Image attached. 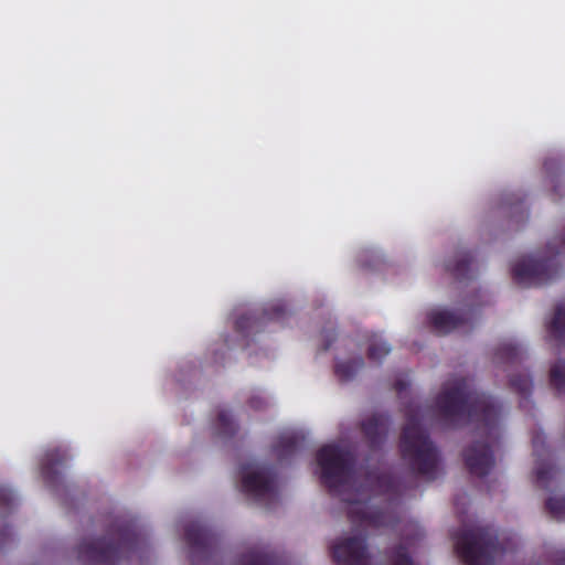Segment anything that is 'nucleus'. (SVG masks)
<instances>
[{"label":"nucleus","mask_w":565,"mask_h":565,"mask_svg":"<svg viewBox=\"0 0 565 565\" xmlns=\"http://www.w3.org/2000/svg\"><path fill=\"white\" fill-rule=\"evenodd\" d=\"M441 417L451 426L470 422L478 424L482 440L475 441L465 449L463 460L469 472L486 477L494 466L492 448L501 438L499 402L471 386L467 377H456L444 385L436 398Z\"/></svg>","instance_id":"nucleus-1"},{"label":"nucleus","mask_w":565,"mask_h":565,"mask_svg":"<svg viewBox=\"0 0 565 565\" xmlns=\"http://www.w3.org/2000/svg\"><path fill=\"white\" fill-rule=\"evenodd\" d=\"M317 463L321 468V483L333 495L349 503L348 518L353 525L382 527L392 523L390 513L382 509H372L366 501H362L361 492L347 493L354 473V458L352 454L338 445H326L317 451Z\"/></svg>","instance_id":"nucleus-2"},{"label":"nucleus","mask_w":565,"mask_h":565,"mask_svg":"<svg viewBox=\"0 0 565 565\" xmlns=\"http://www.w3.org/2000/svg\"><path fill=\"white\" fill-rule=\"evenodd\" d=\"M145 539L130 523L118 524L99 539L83 541L77 547L78 559L86 565H118L142 550Z\"/></svg>","instance_id":"nucleus-3"},{"label":"nucleus","mask_w":565,"mask_h":565,"mask_svg":"<svg viewBox=\"0 0 565 565\" xmlns=\"http://www.w3.org/2000/svg\"><path fill=\"white\" fill-rule=\"evenodd\" d=\"M405 417L406 424L399 439L402 458L412 471L433 480L436 478L439 451L427 430L420 425V407L413 404L407 405Z\"/></svg>","instance_id":"nucleus-4"},{"label":"nucleus","mask_w":565,"mask_h":565,"mask_svg":"<svg viewBox=\"0 0 565 565\" xmlns=\"http://www.w3.org/2000/svg\"><path fill=\"white\" fill-rule=\"evenodd\" d=\"M547 256L535 259L523 258L512 267L513 280L523 287H537L551 282L562 274L558 256L565 250V228L559 236V245L550 242L546 246Z\"/></svg>","instance_id":"nucleus-5"},{"label":"nucleus","mask_w":565,"mask_h":565,"mask_svg":"<svg viewBox=\"0 0 565 565\" xmlns=\"http://www.w3.org/2000/svg\"><path fill=\"white\" fill-rule=\"evenodd\" d=\"M455 548L466 565H492L501 551L498 536L490 526H477L458 533Z\"/></svg>","instance_id":"nucleus-6"},{"label":"nucleus","mask_w":565,"mask_h":565,"mask_svg":"<svg viewBox=\"0 0 565 565\" xmlns=\"http://www.w3.org/2000/svg\"><path fill=\"white\" fill-rule=\"evenodd\" d=\"M242 490L257 504L270 509L278 501L274 469L265 467L244 475L242 478Z\"/></svg>","instance_id":"nucleus-7"},{"label":"nucleus","mask_w":565,"mask_h":565,"mask_svg":"<svg viewBox=\"0 0 565 565\" xmlns=\"http://www.w3.org/2000/svg\"><path fill=\"white\" fill-rule=\"evenodd\" d=\"M286 315L285 305H271L263 310H255L239 316L235 321V330L242 337L247 338L263 331L268 322L285 319Z\"/></svg>","instance_id":"nucleus-8"},{"label":"nucleus","mask_w":565,"mask_h":565,"mask_svg":"<svg viewBox=\"0 0 565 565\" xmlns=\"http://www.w3.org/2000/svg\"><path fill=\"white\" fill-rule=\"evenodd\" d=\"M331 556L337 565H369L366 536L347 537L331 546Z\"/></svg>","instance_id":"nucleus-9"},{"label":"nucleus","mask_w":565,"mask_h":565,"mask_svg":"<svg viewBox=\"0 0 565 565\" xmlns=\"http://www.w3.org/2000/svg\"><path fill=\"white\" fill-rule=\"evenodd\" d=\"M475 312V308H468L459 313L449 310H433L427 315V320L438 334H447L470 323Z\"/></svg>","instance_id":"nucleus-10"},{"label":"nucleus","mask_w":565,"mask_h":565,"mask_svg":"<svg viewBox=\"0 0 565 565\" xmlns=\"http://www.w3.org/2000/svg\"><path fill=\"white\" fill-rule=\"evenodd\" d=\"M392 422L384 413H376L361 423L362 434L371 450L380 449L386 440Z\"/></svg>","instance_id":"nucleus-11"},{"label":"nucleus","mask_w":565,"mask_h":565,"mask_svg":"<svg viewBox=\"0 0 565 565\" xmlns=\"http://www.w3.org/2000/svg\"><path fill=\"white\" fill-rule=\"evenodd\" d=\"M473 255L470 250H458L454 259H448L446 270L450 273L457 280H466L470 278L471 264Z\"/></svg>","instance_id":"nucleus-12"},{"label":"nucleus","mask_w":565,"mask_h":565,"mask_svg":"<svg viewBox=\"0 0 565 565\" xmlns=\"http://www.w3.org/2000/svg\"><path fill=\"white\" fill-rule=\"evenodd\" d=\"M64 461L65 458L58 450H51L46 452L41 463V473L44 481L50 487H55L58 483L61 476L56 467L62 466Z\"/></svg>","instance_id":"nucleus-13"},{"label":"nucleus","mask_w":565,"mask_h":565,"mask_svg":"<svg viewBox=\"0 0 565 565\" xmlns=\"http://www.w3.org/2000/svg\"><path fill=\"white\" fill-rule=\"evenodd\" d=\"M305 441L303 436L296 433L280 435L274 445V451L279 460L291 457Z\"/></svg>","instance_id":"nucleus-14"},{"label":"nucleus","mask_w":565,"mask_h":565,"mask_svg":"<svg viewBox=\"0 0 565 565\" xmlns=\"http://www.w3.org/2000/svg\"><path fill=\"white\" fill-rule=\"evenodd\" d=\"M494 355L498 362L514 364L524 359L525 352L518 343L503 342L497 348Z\"/></svg>","instance_id":"nucleus-15"},{"label":"nucleus","mask_w":565,"mask_h":565,"mask_svg":"<svg viewBox=\"0 0 565 565\" xmlns=\"http://www.w3.org/2000/svg\"><path fill=\"white\" fill-rule=\"evenodd\" d=\"M547 329L551 337L558 342L565 343V299L556 305L554 316Z\"/></svg>","instance_id":"nucleus-16"},{"label":"nucleus","mask_w":565,"mask_h":565,"mask_svg":"<svg viewBox=\"0 0 565 565\" xmlns=\"http://www.w3.org/2000/svg\"><path fill=\"white\" fill-rule=\"evenodd\" d=\"M364 366L362 356L353 358L349 361L338 362L334 366V373L342 382L351 381Z\"/></svg>","instance_id":"nucleus-17"},{"label":"nucleus","mask_w":565,"mask_h":565,"mask_svg":"<svg viewBox=\"0 0 565 565\" xmlns=\"http://www.w3.org/2000/svg\"><path fill=\"white\" fill-rule=\"evenodd\" d=\"M386 565H416L405 544L388 548L385 553Z\"/></svg>","instance_id":"nucleus-18"},{"label":"nucleus","mask_w":565,"mask_h":565,"mask_svg":"<svg viewBox=\"0 0 565 565\" xmlns=\"http://www.w3.org/2000/svg\"><path fill=\"white\" fill-rule=\"evenodd\" d=\"M216 434L221 437H232L237 430L236 423L232 419L231 414L222 409L218 412L215 423Z\"/></svg>","instance_id":"nucleus-19"},{"label":"nucleus","mask_w":565,"mask_h":565,"mask_svg":"<svg viewBox=\"0 0 565 565\" xmlns=\"http://www.w3.org/2000/svg\"><path fill=\"white\" fill-rule=\"evenodd\" d=\"M551 386L558 393L565 394V362L558 360L550 370Z\"/></svg>","instance_id":"nucleus-20"},{"label":"nucleus","mask_w":565,"mask_h":565,"mask_svg":"<svg viewBox=\"0 0 565 565\" xmlns=\"http://www.w3.org/2000/svg\"><path fill=\"white\" fill-rule=\"evenodd\" d=\"M390 352L391 347L386 341L373 338L370 341L366 354L370 361L380 363Z\"/></svg>","instance_id":"nucleus-21"},{"label":"nucleus","mask_w":565,"mask_h":565,"mask_svg":"<svg viewBox=\"0 0 565 565\" xmlns=\"http://www.w3.org/2000/svg\"><path fill=\"white\" fill-rule=\"evenodd\" d=\"M510 386L522 397L527 398L532 393L533 381L529 374H513Z\"/></svg>","instance_id":"nucleus-22"},{"label":"nucleus","mask_w":565,"mask_h":565,"mask_svg":"<svg viewBox=\"0 0 565 565\" xmlns=\"http://www.w3.org/2000/svg\"><path fill=\"white\" fill-rule=\"evenodd\" d=\"M545 509L553 519L565 521V498H548L545 502Z\"/></svg>","instance_id":"nucleus-23"},{"label":"nucleus","mask_w":565,"mask_h":565,"mask_svg":"<svg viewBox=\"0 0 565 565\" xmlns=\"http://www.w3.org/2000/svg\"><path fill=\"white\" fill-rule=\"evenodd\" d=\"M555 468L550 463H542L535 469L536 483L542 488H547V482L553 478Z\"/></svg>","instance_id":"nucleus-24"},{"label":"nucleus","mask_w":565,"mask_h":565,"mask_svg":"<svg viewBox=\"0 0 565 565\" xmlns=\"http://www.w3.org/2000/svg\"><path fill=\"white\" fill-rule=\"evenodd\" d=\"M15 504L14 493L4 487H0V508L11 510Z\"/></svg>","instance_id":"nucleus-25"},{"label":"nucleus","mask_w":565,"mask_h":565,"mask_svg":"<svg viewBox=\"0 0 565 565\" xmlns=\"http://www.w3.org/2000/svg\"><path fill=\"white\" fill-rule=\"evenodd\" d=\"M248 405L255 411H262L267 406V401L260 395H253L248 399Z\"/></svg>","instance_id":"nucleus-26"},{"label":"nucleus","mask_w":565,"mask_h":565,"mask_svg":"<svg viewBox=\"0 0 565 565\" xmlns=\"http://www.w3.org/2000/svg\"><path fill=\"white\" fill-rule=\"evenodd\" d=\"M376 479L377 484L384 488L385 491H390L393 488V478L391 476L382 473Z\"/></svg>","instance_id":"nucleus-27"},{"label":"nucleus","mask_w":565,"mask_h":565,"mask_svg":"<svg viewBox=\"0 0 565 565\" xmlns=\"http://www.w3.org/2000/svg\"><path fill=\"white\" fill-rule=\"evenodd\" d=\"M335 341V332L334 331H324L323 332V351H328L332 343Z\"/></svg>","instance_id":"nucleus-28"},{"label":"nucleus","mask_w":565,"mask_h":565,"mask_svg":"<svg viewBox=\"0 0 565 565\" xmlns=\"http://www.w3.org/2000/svg\"><path fill=\"white\" fill-rule=\"evenodd\" d=\"M408 384L405 381L398 380L394 384L395 391L401 395L404 391H406Z\"/></svg>","instance_id":"nucleus-29"},{"label":"nucleus","mask_w":565,"mask_h":565,"mask_svg":"<svg viewBox=\"0 0 565 565\" xmlns=\"http://www.w3.org/2000/svg\"><path fill=\"white\" fill-rule=\"evenodd\" d=\"M10 534L9 527L3 529L0 531V547L2 548L6 544V536Z\"/></svg>","instance_id":"nucleus-30"},{"label":"nucleus","mask_w":565,"mask_h":565,"mask_svg":"<svg viewBox=\"0 0 565 565\" xmlns=\"http://www.w3.org/2000/svg\"><path fill=\"white\" fill-rule=\"evenodd\" d=\"M557 565H565V550L556 553Z\"/></svg>","instance_id":"nucleus-31"},{"label":"nucleus","mask_w":565,"mask_h":565,"mask_svg":"<svg viewBox=\"0 0 565 565\" xmlns=\"http://www.w3.org/2000/svg\"><path fill=\"white\" fill-rule=\"evenodd\" d=\"M553 164H554V161H553V160H546V161L544 162V168L548 171V170H551V169H552Z\"/></svg>","instance_id":"nucleus-32"}]
</instances>
